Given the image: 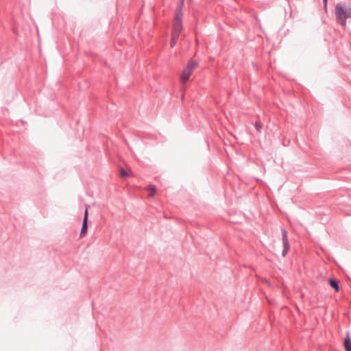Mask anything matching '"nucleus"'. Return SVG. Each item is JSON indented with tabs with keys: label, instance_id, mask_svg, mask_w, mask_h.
<instances>
[{
	"label": "nucleus",
	"instance_id": "f257e3e1",
	"mask_svg": "<svg viewBox=\"0 0 351 351\" xmlns=\"http://www.w3.org/2000/svg\"><path fill=\"white\" fill-rule=\"evenodd\" d=\"M335 13L336 21L342 27L346 25V20L351 18V7L345 3H339L335 5Z\"/></svg>",
	"mask_w": 351,
	"mask_h": 351
},
{
	"label": "nucleus",
	"instance_id": "f03ea898",
	"mask_svg": "<svg viewBox=\"0 0 351 351\" xmlns=\"http://www.w3.org/2000/svg\"><path fill=\"white\" fill-rule=\"evenodd\" d=\"M198 62L196 60H190L187 63L186 67L184 69L181 73V81L183 84L186 83L191 74L193 73L194 69L197 66Z\"/></svg>",
	"mask_w": 351,
	"mask_h": 351
},
{
	"label": "nucleus",
	"instance_id": "7ed1b4c3",
	"mask_svg": "<svg viewBox=\"0 0 351 351\" xmlns=\"http://www.w3.org/2000/svg\"><path fill=\"white\" fill-rule=\"evenodd\" d=\"M282 241L283 249L285 250H289L290 245L288 240L287 231L285 228H282Z\"/></svg>",
	"mask_w": 351,
	"mask_h": 351
},
{
	"label": "nucleus",
	"instance_id": "20e7f679",
	"mask_svg": "<svg viewBox=\"0 0 351 351\" xmlns=\"http://www.w3.org/2000/svg\"><path fill=\"white\" fill-rule=\"evenodd\" d=\"M343 346L346 351H351V339L349 335V332H346V337L343 341Z\"/></svg>",
	"mask_w": 351,
	"mask_h": 351
},
{
	"label": "nucleus",
	"instance_id": "39448f33",
	"mask_svg": "<svg viewBox=\"0 0 351 351\" xmlns=\"http://www.w3.org/2000/svg\"><path fill=\"white\" fill-rule=\"evenodd\" d=\"M328 283H329L330 286L332 289H334V290L335 291L336 293L339 291V290H340L339 284V282L336 279L329 278Z\"/></svg>",
	"mask_w": 351,
	"mask_h": 351
},
{
	"label": "nucleus",
	"instance_id": "423d86ee",
	"mask_svg": "<svg viewBox=\"0 0 351 351\" xmlns=\"http://www.w3.org/2000/svg\"><path fill=\"white\" fill-rule=\"evenodd\" d=\"M182 21H174L173 32L178 33L180 34V33L182 30Z\"/></svg>",
	"mask_w": 351,
	"mask_h": 351
},
{
	"label": "nucleus",
	"instance_id": "0eeeda50",
	"mask_svg": "<svg viewBox=\"0 0 351 351\" xmlns=\"http://www.w3.org/2000/svg\"><path fill=\"white\" fill-rule=\"evenodd\" d=\"M88 231V221H82V226L80 231V237H84Z\"/></svg>",
	"mask_w": 351,
	"mask_h": 351
},
{
	"label": "nucleus",
	"instance_id": "6e6552de",
	"mask_svg": "<svg viewBox=\"0 0 351 351\" xmlns=\"http://www.w3.org/2000/svg\"><path fill=\"white\" fill-rule=\"evenodd\" d=\"M179 36H180L179 34L172 32L171 39V43H170V46L171 48L174 47V46L176 45L177 40L179 38Z\"/></svg>",
	"mask_w": 351,
	"mask_h": 351
},
{
	"label": "nucleus",
	"instance_id": "1a4fd4ad",
	"mask_svg": "<svg viewBox=\"0 0 351 351\" xmlns=\"http://www.w3.org/2000/svg\"><path fill=\"white\" fill-rule=\"evenodd\" d=\"M182 16H183V11L180 10H176V16H175V20L174 21H182Z\"/></svg>",
	"mask_w": 351,
	"mask_h": 351
},
{
	"label": "nucleus",
	"instance_id": "9d476101",
	"mask_svg": "<svg viewBox=\"0 0 351 351\" xmlns=\"http://www.w3.org/2000/svg\"><path fill=\"white\" fill-rule=\"evenodd\" d=\"M184 0H180L177 4L176 10H183Z\"/></svg>",
	"mask_w": 351,
	"mask_h": 351
},
{
	"label": "nucleus",
	"instance_id": "9b49d317",
	"mask_svg": "<svg viewBox=\"0 0 351 351\" xmlns=\"http://www.w3.org/2000/svg\"><path fill=\"white\" fill-rule=\"evenodd\" d=\"M128 176V171H127L125 169H123V168H122V167H121V168L120 169V176H121V178H125V177H127Z\"/></svg>",
	"mask_w": 351,
	"mask_h": 351
},
{
	"label": "nucleus",
	"instance_id": "f8f14e48",
	"mask_svg": "<svg viewBox=\"0 0 351 351\" xmlns=\"http://www.w3.org/2000/svg\"><path fill=\"white\" fill-rule=\"evenodd\" d=\"M254 127L258 132H261V129H262V125L260 123L256 122L254 124Z\"/></svg>",
	"mask_w": 351,
	"mask_h": 351
},
{
	"label": "nucleus",
	"instance_id": "ddd939ff",
	"mask_svg": "<svg viewBox=\"0 0 351 351\" xmlns=\"http://www.w3.org/2000/svg\"><path fill=\"white\" fill-rule=\"evenodd\" d=\"M88 208H86V209H85V212H84V215L83 221H88Z\"/></svg>",
	"mask_w": 351,
	"mask_h": 351
},
{
	"label": "nucleus",
	"instance_id": "4468645a",
	"mask_svg": "<svg viewBox=\"0 0 351 351\" xmlns=\"http://www.w3.org/2000/svg\"><path fill=\"white\" fill-rule=\"evenodd\" d=\"M327 1L328 0H323L324 8L325 10H327Z\"/></svg>",
	"mask_w": 351,
	"mask_h": 351
},
{
	"label": "nucleus",
	"instance_id": "2eb2a0df",
	"mask_svg": "<svg viewBox=\"0 0 351 351\" xmlns=\"http://www.w3.org/2000/svg\"><path fill=\"white\" fill-rule=\"evenodd\" d=\"M156 192V189L155 186H152V195H155Z\"/></svg>",
	"mask_w": 351,
	"mask_h": 351
},
{
	"label": "nucleus",
	"instance_id": "dca6fc26",
	"mask_svg": "<svg viewBox=\"0 0 351 351\" xmlns=\"http://www.w3.org/2000/svg\"><path fill=\"white\" fill-rule=\"evenodd\" d=\"M288 251H289V250H284V249H283V250H282V256L283 257H285V256L287 255V254Z\"/></svg>",
	"mask_w": 351,
	"mask_h": 351
}]
</instances>
